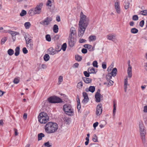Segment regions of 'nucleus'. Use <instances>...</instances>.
<instances>
[{
	"label": "nucleus",
	"mask_w": 147,
	"mask_h": 147,
	"mask_svg": "<svg viewBox=\"0 0 147 147\" xmlns=\"http://www.w3.org/2000/svg\"><path fill=\"white\" fill-rule=\"evenodd\" d=\"M89 18L84 15L82 12H81L80 19L78 24V37H81L82 36L89 24Z\"/></svg>",
	"instance_id": "nucleus-1"
},
{
	"label": "nucleus",
	"mask_w": 147,
	"mask_h": 147,
	"mask_svg": "<svg viewBox=\"0 0 147 147\" xmlns=\"http://www.w3.org/2000/svg\"><path fill=\"white\" fill-rule=\"evenodd\" d=\"M58 129V125L56 123L52 122L48 123L45 126V131L48 134L55 132L57 131Z\"/></svg>",
	"instance_id": "nucleus-2"
},
{
	"label": "nucleus",
	"mask_w": 147,
	"mask_h": 147,
	"mask_svg": "<svg viewBox=\"0 0 147 147\" xmlns=\"http://www.w3.org/2000/svg\"><path fill=\"white\" fill-rule=\"evenodd\" d=\"M38 121L41 123H45L49 120V117L47 114L43 112H41L38 117Z\"/></svg>",
	"instance_id": "nucleus-3"
},
{
	"label": "nucleus",
	"mask_w": 147,
	"mask_h": 147,
	"mask_svg": "<svg viewBox=\"0 0 147 147\" xmlns=\"http://www.w3.org/2000/svg\"><path fill=\"white\" fill-rule=\"evenodd\" d=\"M139 128L141 138L142 141L143 142H144L145 139V135L146 133V130L143 122L142 121H140L139 122Z\"/></svg>",
	"instance_id": "nucleus-4"
},
{
	"label": "nucleus",
	"mask_w": 147,
	"mask_h": 147,
	"mask_svg": "<svg viewBox=\"0 0 147 147\" xmlns=\"http://www.w3.org/2000/svg\"><path fill=\"white\" fill-rule=\"evenodd\" d=\"M63 109L65 113L69 115H71L73 112L71 106L68 104H65L64 105Z\"/></svg>",
	"instance_id": "nucleus-5"
},
{
	"label": "nucleus",
	"mask_w": 147,
	"mask_h": 147,
	"mask_svg": "<svg viewBox=\"0 0 147 147\" xmlns=\"http://www.w3.org/2000/svg\"><path fill=\"white\" fill-rule=\"evenodd\" d=\"M48 100L51 103H59L63 102L61 98L56 96H51L49 98Z\"/></svg>",
	"instance_id": "nucleus-6"
},
{
	"label": "nucleus",
	"mask_w": 147,
	"mask_h": 147,
	"mask_svg": "<svg viewBox=\"0 0 147 147\" xmlns=\"http://www.w3.org/2000/svg\"><path fill=\"white\" fill-rule=\"evenodd\" d=\"M43 4L42 3H39L36 7L34 9V12L35 14H39L41 12V9L42 7Z\"/></svg>",
	"instance_id": "nucleus-7"
},
{
	"label": "nucleus",
	"mask_w": 147,
	"mask_h": 147,
	"mask_svg": "<svg viewBox=\"0 0 147 147\" xmlns=\"http://www.w3.org/2000/svg\"><path fill=\"white\" fill-rule=\"evenodd\" d=\"M52 20L51 17H47L44 20L40 22V24L43 25L47 26L49 24L50 22Z\"/></svg>",
	"instance_id": "nucleus-8"
},
{
	"label": "nucleus",
	"mask_w": 147,
	"mask_h": 147,
	"mask_svg": "<svg viewBox=\"0 0 147 147\" xmlns=\"http://www.w3.org/2000/svg\"><path fill=\"white\" fill-rule=\"evenodd\" d=\"M102 104H98L97 106L96 113L97 116L100 115L102 113Z\"/></svg>",
	"instance_id": "nucleus-9"
},
{
	"label": "nucleus",
	"mask_w": 147,
	"mask_h": 147,
	"mask_svg": "<svg viewBox=\"0 0 147 147\" xmlns=\"http://www.w3.org/2000/svg\"><path fill=\"white\" fill-rule=\"evenodd\" d=\"M70 39L69 40V44L71 47H73L76 42V39L74 37H70Z\"/></svg>",
	"instance_id": "nucleus-10"
},
{
	"label": "nucleus",
	"mask_w": 147,
	"mask_h": 147,
	"mask_svg": "<svg viewBox=\"0 0 147 147\" xmlns=\"http://www.w3.org/2000/svg\"><path fill=\"white\" fill-rule=\"evenodd\" d=\"M82 94L83 96L84 97V99L82 100V102L84 104L86 103L89 100V98L88 94L84 92H83Z\"/></svg>",
	"instance_id": "nucleus-11"
},
{
	"label": "nucleus",
	"mask_w": 147,
	"mask_h": 147,
	"mask_svg": "<svg viewBox=\"0 0 147 147\" xmlns=\"http://www.w3.org/2000/svg\"><path fill=\"white\" fill-rule=\"evenodd\" d=\"M58 51L54 49L52 47L49 48L47 51L48 53L51 55H54L57 53Z\"/></svg>",
	"instance_id": "nucleus-12"
},
{
	"label": "nucleus",
	"mask_w": 147,
	"mask_h": 147,
	"mask_svg": "<svg viewBox=\"0 0 147 147\" xmlns=\"http://www.w3.org/2000/svg\"><path fill=\"white\" fill-rule=\"evenodd\" d=\"M115 35H113L111 34H110L107 36V38L109 40H112L114 42L116 43L117 40L115 38Z\"/></svg>",
	"instance_id": "nucleus-13"
},
{
	"label": "nucleus",
	"mask_w": 147,
	"mask_h": 147,
	"mask_svg": "<svg viewBox=\"0 0 147 147\" xmlns=\"http://www.w3.org/2000/svg\"><path fill=\"white\" fill-rule=\"evenodd\" d=\"M115 8L117 12L119 14L120 13L121 9L119 6V3L118 1H117L115 3Z\"/></svg>",
	"instance_id": "nucleus-14"
},
{
	"label": "nucleus",
	"mask_w": 147,
	"mask_h": 147,
	"mask_svg": "<svg viewBox=\"0 0 147 147\" xmlns=\"http://www.w3.org/2000/svg\"><path fill=\"white\" fill-rule=\"evenodd\" d=\"M76 34V31L75 28L74 27H72L70 30V34L69 37H74V36Z\"/></svg>",
	"instance_id": "nucleus-15"
},
{
	"label": "nucleus",
	"mask_w": 147,
	"mask_h": 147,
	"mask_svg": "<svg viewBox=\"0 0 147 147\" xmlns=\"http://www.w3.org/2000/svg\"><path fill=\"white\" fill-rule=\"evenodd\" d=\"M25 38L26 40V44L33 42V40L31 37L29 36H27L26 35L25 36Z\"/></svg>",
	"instance_id": "nucleus-16"
},
{
	"label": "nucleus",
	"mask_w": 147,
	"mask_h": 147,
	"mask_svg": "<svg viewBox=\"0 0 147 147\" xmlns=\"http://www.w3.org/2000/svg\"><path fill=\"white\" fill-rule=\"evenodd\" d=\"M131 68V67L130 66V64H129L127 71L128 77L129 78H131L132 77Z\"/></svg>",
	"instance_id": "nucleus-17"
},
{
	"label": "nucleus",
	"mask_w": 147,
	"mask_h": 147,
	"mask_svg": "<svg viewBox=\"0 0 147 147\" xmlns=\"http://www.w3.org/2000/svg\"><path fill=\"white\" fill-rule=\"evenodd\" d=\"M95 88L94 86H90L89 88H86L85 89V90L87 92H88L89 91L93 93L95 90Z\"/></svg>",
	"instance_id": "nucleus-18"
},
{
	"label": "nucleus",
	"mask_w": 147,
	"mask_h": 147,
	"mask_svg": "<svg viewBox=\"0 0 147 147\" xmlns=\"http://www.w3.org/2000/svg\"><path fill=\"white\" fill-rule=\"evenodd\" d=\"M101 94H99L98 93H96L95 95V97L96 98V101L97 102H99L100 101Z\"/></svg>",
	"instance_id": "nucleus-19"
},
{
	"label": "nucleus",
	"mask_w": 147,
	"mask_h": 147,
	"mask_svg": "<svg viewBox=\"0 0 147 147\" xmlns=\"http://www.w3.org/2000/svg\"><path fill=\"white\" fill-rule=\"evenodd\" d=\"M127 80L128 78L127 77L125 79L124 81V90L125 92H126L127 91V85H129V84H128Z\"/></svg>",
	"instance_id": "nucleus-20"
},
{
	"label": "nucleus",
	"mask_w": 147,
	"mask_h": 147,
	"mask_svg": "<svg viewBox=\"0 0 147 147\" xmlns=\"http://www.w3.org/2000/svg\"><path fill=\"white\" fill-rule=\"evenodd\" d=\"M83 80L84 81L86 84L90 83L92 82V80L91 79L86 77L83 78Z\"/></svg>",
	"instance_id": "nucleus-21"
},
{
	"label": "nucleus",
	"mask_w": 147,
	"mask_h": 147,
	"mask_svg": "<svg viewBox=\"0 0 147 147\" xmlns=\"http://www.w3.org/2000/svg\"><path fill=\"white\" fill-rule=\"evenodd\" d=\"M8 32L12 36H15L16 35H19V33L18 32L13 31L11 30H8Z\"/></svg>",
	"instance_id": "nucleus-22"
},
{
	"label": "nucleus",
	"mask_w": 147,
	"mask_h": 147,
	"mask_svg": "<svg viewBox=\"0 0 147 147\" xmlns=\"http://www.w3.org/2000/svg\"><path fill=\"white\" fill-rule=\"evenodd\" d=\"M117 70L116 68H114L112 70L111 73V75L113 77L115 76L117 74Z\"/></svg>",
	"instance_id": "nucleus-23"
},
{
	"label": "nucleus",
	"mask_w": 147,
	"mask_h": 147,
	"mask_svg": "<svg viewBox=\"0 0 147 147\" xmlns=\"http://www.w3.org/2000/svg\"><path fill=\"white\" fill-rule=\"evenodd\" d=\"M27 48L30 50H32L33 49V44L32 42H31L26 44Z\"/></svg>",
	"instance_id": "nucleus-24"
},
{
	"label": "nucleus",
	"mask_w": 147,
	"mask_h": 147,
	"mask_svg": "<svg viewBox=\"0 0 147 147\" xmlns=\"http://www.w3.org/2000/svg\"><path fill=\"white\" fill-rule=\"evenodd\" d=\"M20 48L19 47H17L15 49V55L16 56H18L20 54Z\"/></svg>",
	"instance_id": "nucleus-25"
},
{
	"label": "nucleus",
	"mask_w": 147,
	"mask_h": 147,
	"mask_svg": "<svg viewBox=\"0 0 147 147\" xmlns=\"http://www.w3.org/2000/svg\"><path fill=\"white\" fill-rule=\"evenodd\" d=\"M89 41H93L96 40V37L95 36L91 35L89 37Z\"/></svg>",
	"instance_id": "nucleus-26"
},
{
	"label": "nucleus",
	"mask_w": 147,
	"mask_h": 147,
	"mask_svg": "<svg viewBox=\"0 0 147 147\" xmlns=\"http://www.w3.org/2000/svg\"><path fill=\"white\" fill-rule=\"evenodd\" d=\"M116 104L115 101H113V115L114 116L115 115V113L116 112Z\"/></svg>",
	"instance_id": "nucleus-27"
},
{
	"label": "nucleus",
	"mask_w": 147,
	"mask_h": 147,
	"mask_svg": "<svg viewBox=\"0 0 147 147\" xmlns=\"http://www.w3.org/2000/svg\"><path fill=\"white\" fill-rule=\"evenodd\" d=\"M88 71L89 72L90 74H94L95 72V69L94 68H93V67H90L88 69Z\"/></svg>",
	"instance_id": "nucleus-28"
},
{
	"label": "nucleus",
	"mask_w": 147,
	"mask_h": 147,
	"mask_svg": "<svg viewBox=\"0 0 147 147\" xmlns=\"http://www.w3.org/2000/svg\"><path fill=\"white\" fill-rule=\"evenodd\" d=\"M58 26L56 24L54 25L53 28V30L54 32L55 33H57L58 31Z\"/></svg>",
	"instance_id": "nucleus-29"
},
{
	"label": "nucleus",
	"mask_w": 147,
	"mask_h": 147,
	"mask_svg": "<svg viewBox=\"0 0 147 147\" xmlns=\"http://www.w3.org/2000/svg\"><path fill=\"white\" fill-rule=\"evenodd\" d=\"M45 135L42 133H40L38 134V140H40L42 139V137H45Z\"/></svg>",
	"instance_id": "nucleus-30"
},
{
	"label": "nucleus",
	"mask_w": 147,
	"mask_h": 147,
	"mask_svg": "<svg viewBox=\"0 0 147 147\" xmlns=\"http://www.w3.org/2000/svg\"><path fill=\"white\" fill-rule=\"evenodd\" d=\"M50 59V56L48 54H45L44 56V60L47 61H48Z\"/></svg>",
	"instance_id": "nucleus-31"
},
{
	"label": "nucleus",
	"mask_w": 147,
	"mask_h": 147,
	"mask_svg": "<svg viewBox=\"0 0 147 147\" xmlns=\"http://www.w3.org/2000/svg\"><path fill=\"white\" fill-rule=\"evenodd\" d=\"M139 14L144 16L147 15V10H144L141 11L139 13Z\"/></svg>",
	"instance_id": "nucleus-32"
},
{
	"label": "nucleus",
	"mask_w": 147,
	"mask_h": 147,
	"mask_svg": "<svg viewBox=\"0 0 147 147\" xmlns=\"http://www.w3.org/2000/svg\"><path fill=\"white\" fill-rule=\"evenodd\" d=\"M7 53L10 56L14 54V51L11 49H9L7 51Z\"/></svg>",
	"instance_id": "nucleus-33"
},
{
	"label": "nucleus",
	"mask_w": 147,
	"mask_h": 147,
	"mask_svg": "<svg viewBox=\"0 0 147 147\" xmlns=\"http://www.w3.org/2000/svg\"><path fill=\"white\" fill-rule=\"evenodd\" d=\"M138 32V30L135 28H134L131 29V32L133 34H136Z\"/></svg>",
	"instance_id": "nucleus-34"
},
{
	"label": "nucleus",
	"mask_w": 147,
	"mask_h": 147,
	"mask_svg": "<svg viewBox=\"0 0 147 147\" xmlns=\"http://www.w3.org/2000/svg\"><path fill=\"white\" fill-rule=\"evenodd\" d=\"M98 138L96 134H94L93 136L92 140L94 142H98Z\"/></svg>",
	"instance_id": "nucleus-35"
},
{
	"label": "nucleus",
	"mask_w": 147,
	"mask_h": 147,
	"mask_svg": "<svg viewBox=\"0 0 147 147\" xmlns=\"http://www.w3.org/2000/svg\"><path fill=\"white\" fill-rule=\"evenodd\" d=\"M75 57L76 60L78 61H80L82 60V57L78 55H76Z\"/></svg>",
	"instance_id": "nucleus-36"
},
{
	"label": "nucleus",
	"mask_w": 147,
	"mask_h": 147,
	"mask_svg": "<svg viewBox=\"0 0 147 147\" xmlns=\"http://www.w3.org/2000/svg\"><path fill=\"white\" fill-rule=\"evenodd\" d=\"M77 88L79 89H81L82 87V82H80L78 83L77 84Z\"/></svg>",
	"instance_id": "nucleus-37"
},
{
	"label": "nucleus",
	"mask_w": 147,
	"mask_h": 147,
	"mask_svg": "<svg viewBox=\"0 0 147 147\" xmlns=\"http://www.w3.org/2000/svg\"><path fill=\"white\" fill-rule=\"evenodd\" d=\"M111 75V73H109L106 76V79L107 81L110 80L112 78Z\"/></svg>",
	"instance_id": "nucleus-38"
},
{
	"label": "nucleus",
	"mask_w": 147,
	"mask_h": 147,
	"mask_svg": "<svg viewBox=\"0 0 147 147\" xmlns=\"http://www.w3.org/2000/svg\"><path fill=\"white\" fill-rule=\"evenodd\" d=\"M30 25L31 24L29 22H26L24 24V26L27 29H29Z\"/></svg>",
	"instance_id": "nucleus-39"
},
{
	"label": "nucleus",
	"mask_w": 147,
	"mask_h": 147,
	"mask_svg": "<svg viewBox=\"0 0 147 147\" xmlns=\"http://www.w3.org/2000/svg\"><path fill=\"white\" fill-rule=\"evenodd\" d=\"M28 14L31 16L34 15L35 14L34 13V9H30L29 10L28 12Z\"/></svg>",
	"instance_id": "nucleus-40"
},
{
	"label": "nucleus",
	"mask_w": 147,
	"mask_h": 147,
	"mask_svg": "<svg viewBox=\"0 0 147 147\" xmlns=\"http://www.w3.org/2000/svg\"><path fill=\"white\" fill-rule=\"evenodd\" d=\"M125 5H124L125 8L126 9H127L129 7V3L128 2H126L125 1Z\"/></svg>",
	"instance_id": "nucleus-41"
},
{
	"label": "nucleus",
	"mask_w": 147,
	"mask_h": 147,
	"mask_svg": "<svg viewBox=\"0 0 147 147\" xmlns=\"http://www.w3.org/2000/svg\"><path fill=\"white\" fill-rule=\"evenodd\" d=\"M67 48V44L65 43L63 44V45L61 49L63 51H64L66 50Z\"/></svg>",
	"instance_id": "nucleus-42"
},
{
	"label": "nucleus",
	"mask_w": 147,
	"mask_h": 147,
	"mask_svg": "<svg viewBox=\"0 0 147 147\" xmlns=\"http://www.w3.org/2000/svg\"><path fill=\"white\" fill-rule=\"evenodd\" d=\"M46 39L47 41L50 42L51 40V38L49 34H47L46 36Z\"/></svg>",
	"instance_id": "nucleus-43"
},
{
	"label": "nucleus",
	"mask_w": 147,
	"mask_h": 147,
	"mask_svg": "<svg viewBox=\"0 0 147 147\" xmlns=\"http://www.w3.org/2000/svg\"><path fill=\"white\" fill-rule=\"evenodd\" d=\"M26 14V11L24 10H23L20 13V15L21 16H23L25 15Z\"/></svg>",
	"instance_id": "nucleus-44"
},
{
	"label": "nucleus",
	"mask_w": 147,
	"mask_h": 147,
	"mask_svg": "<svg viewBox=\"0 0 147 147\" xmlns=\"http://www.w3.org/2000/svg\"><path fill=\"white\" fill-rule=\"evenodd\" d=\"M53 2V1L48 0L47 3V5L48 6H49L50 7H51L52 5L51 3Z\"/></svg>",
	"instance_id": "nucleus-45"
},
{
	"label": "nucleus",
	"mask_w": 147,
	"mask_h": 147,
	"mask_svg": "<svg viewBox=\"0 0 147 147\" xmlns=\"http://www.w3.org/2000/svg\"><path fill=\"white\" fill-rule=\"evenodd\" d=\"M7 40V38L5 37H4L2 38L1 40V44L3 45L4 44L5 42Z\"/></svg>",
	"instance_id": "nucleus-46"
},
{
	"label": "nucleus",
	"mask_w": 147,
	"mask_h": 147,
	"mask_svg": "<svg viewBox=\"0 0 147 147\" xmlns=\"http://www.w3.org/2000/svg\"><path fill=\"white\" fill-rule=\"evenodd\" d=\"M114 83L111 80H109L108 83L107 84V86H112Z\"/></svg>",
	"instance_id": "nucleus-47"
},
{
	"label": "nucleus",
	"mask_w": 147,
	"mask_h": 147,
	"mask_svg": "<svg viewBox=\"0 0 147 147\" xmlns=\"http://www.w3.org/2000/svg\"><path fill=\"white\" fill-rule=\"evenodd\" d=\"M98 63L96 61H94L92 63L94 67H98V65H97Z\"/></svg>",
	"instance_id": "nucleus-48"
},
{
	"label": "nucleus",
	"mask_w": 147,
	"mask_h": 147,
	"mask_svg": "<svg viewBox=\"0 0 147 147\" xmlns=\"http://www.w3.org/2000/svg\"><path fill=\"white\" fill-rule=\"evenodd\" d=\"M132 19L136 21L138 20V17L137 15H135L133 16Z\"/></svg>",
	"instance_id": "nucleus-49"
},
{
	"label": "nucleus",
	"mask_w": 147,
	"mask_h": 147,
	"mask_svg": "<svg viewBox=\"0 0 147 147\" xmlns=\"http://www.w3.org/2000/svg\"><path fill=\"white\" fill-rule=\"evenodd\" d=\"M44 145L45 146L47 147H51L52 146L50 144V143L49 142L45 143Z\"/></svg>",
	"instance_id": "nucleus-50"
},
{
	"label": "nucleus",
	"mask_w": 147,
	"mask_h": 147,
	"mask_svg": "<svg viewBox=\"0 0 147 147\" xmlns=\"http://www.w3.org/2000/svg\"><path fill=\"white\" fill-rule=\"evenodd\" d=\"M63 77L61 76H60L59 77L58 83L60 84L61 82L63 81Z\"/></svg>",
	"instance_id": "nucleus-51"
},
{
	"label": "nucleus",
	"mask_w": 147,
	"mask_h": 147,
	"mask_svg": "<svg viewBox=\"0 0 147 147\" xmlns=\"http://www.w3.org/2000/svg\"><path fill=\"white\" fill-rule=\"evenodd\" d=\"M90 74L89 72V73H88L87 71H84V74L85 76V77H89L90 76Z\"/></svg>",
	"instance_id": "nucleus-52"
},
{
	"label": "nucleus",
	"mask_w": 147,
	"mask_h": 147,
	"mask_svg": "<svg viewBox=\"0 0 147 147\" xmlns=\"http://www.w3.org/2000/svg\"><path fill=\"white\" fill-rule=\"evenodd\" d=\"M23 52L25 54H27L28 52V51L26 47H24L22 49Z\"/></svg>",
	"instance_id": "nucleus-53"
},
{
	"label": "nucleus",
	"mask_w": 147,
	"mask_h": 147,
	"mask_svg": "<svg viewBox=\"0 0 147 147\" xmlns=\"http://www.w3.org/2000/svg\"><path fill=\"white\" fill-rule=\"evenodd\" d=\"M19 82V79L18 78H15L13 81V82L14 84H17Z\"/></svg>",
	"instance_id": "nucleus-54"
},
{
	"label": "nucleus",
	"mask_w": 147,
	"mask_h": 147,
	"mask_svg": "<svg viewBox=\"0 0 147 147\" xmlns=\"http://www.w3.org/2000/svg\"><path fill=\"white\" fill-rule=\"evenodd\" d=\"M102 67L103 69L106 68V62H103L102 64Z\"/></svg>",
	"instance_id": "nucleus-55"
},
{
	"label": "nucleus",
	"mask_w": 147,
	"mask_h": 147,
	"mask_svg": "<svg viewBox=\"0 0 147 147\" xmlns=\"http://www.w3.org/2000/svg\"><path fill=\"white\" fill-rule=\"evenodd\" d=\"M82 52L84 54H86L87 53V50L86 49L83 48L82 49Z\"/></svg>",
	"instance_id": "nucleus-56"
},
{
	"label": "nucleus",
	"mask_w": 147,
	"mask_h": 147,
	"mask_svg": "<svg viewBox=\"0 0 147 147\" xmlns=\"http://www.w3.org/2000/svg\"><path fill=\"white\" fill-rule=\"evenodd\" d=\"M86 40L83 39H80L79 41V42L80 43H83L84 42H86Z\"/></svg>",
	"instance_id": "nucleus-57"
},
{
	"label": "nucleus",
	"mask_w": 147,
	"mask_h": 147,
	"mask_svg": "<svg viewBox=\"0 0 147 147\" xmlns=\"http://www.w3.org/2000/svg\"><path fill=\"white\" fill-rule=\"evenodd\" d=\"M144 24V20H142L140 22V26L141 27H142Z\"/></svg>",
	"instance_id": "nucleus-58"
},
{
	"label": "nucleus",
	"mask_w": 147,
	"mask_h": 147,
	"mask_svg": "<svg viewBox=\"0 0 147 147\" xmlns=\"http://www.w3.org/2000/svg\"><path fill=\"white\" fill-rule=\"evenodd\" d=\"M65 123L67 124H68L69 121V118H65L64 120Z\"/></svg>",
	"instance_id": "nucleus-59"
},
{
	"label": "nucleus",
	"mask_w": 147,
	"mask_h": 147,
	"mask_svg": "<svg viewBox=\"0 0 147 147\" xmlns=\"http://www.w3.org/2000/svg\"><path fill=\"white\" fill-rule=\"evenodd\" d=\"M98 122H96L94 123L93 125V127L95 128L98 125Z\"/></svg>",
	"instance_id": "nucleus-60"
},
{
	"label": "nucleus",
	"mask_w": 147,
	"mask_h": 147,
	"mask_svg": "<svg viewBox=\"0 0 147 147\" xmlns=\"http://www.w3.org/2000/svg\"><path fill=\"white\" fill-rule=\"evenodd\" d=\"M79 64L78 63H75L74 65V67L75 68H77L78 67Z\"/></svg>",
	"instance_id": "nucleus-61"
},
{
	"label": "nucleus",
	"mask_w": 147,
	"mask_h": 147,
	"mask_svg": "<svg viewBox=\"0 0 147 147\" xmlns=\"http://www.w3.org/2000/svg\"><path fill=\"white\" fill-rule=\"evenodd\" d=\"M144 111L145 113H147V105L144 107Z\"/></svg>",
	"instance_id": "nucleus-62"
},
{
	"label": "nucleus",
	"mask_w": 147,
	"mask_h": 147,
	"mask_svg": "<svg viewBox=\"0 0 147 147\" xmlns=\"http://www.w3.org/2000/svg\"><path fill=\"white\" fill-rule=\"evenodd\" d=\"M15 135V136H18V130L16 129H14Z\"/></svg>",
	"instance_id": "nucleus-63"
},
{
	"label": "nucleus",
	"mask_w": 147,
	"mask_h": 147,
	"mask_svg": "<svg viewBox=\"0 0 147 147\" xmlns=\"http://www.w3.org/2000/svg\"><path fill=\"white\" fill-rule=\"evenodd\" d=\"M56 20L58 22H59L60 21V18L59 16H57L56 18Z\"/></svg>",
	"instance_id": "nucleus-64"
}]
</instances>
